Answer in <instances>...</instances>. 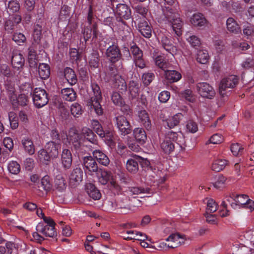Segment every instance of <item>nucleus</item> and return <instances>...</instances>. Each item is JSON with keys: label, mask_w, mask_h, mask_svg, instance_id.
Wrapping results in <instances>:
<instances>
[{"label": "nucleus", "mask_w": 254, "mask_h": 254, "mask_svg": "<svg viewBox=\"0 0 254 254\" xmlns=\"http://www.w3.org/2000/svg\"><path fill=\"white\" fill-rule=\"evenodd\" d=\"M91 87L94 96L87 101V106L90 108H93L98 115H101L103 114V110L100 103L102 99L100 88L96 83H92Z\"/></svg>", "instance_id": "4"}, {"label": "nucleus", "mask_w": 254, "mask_h": 254, "mask_svg": "<svg viewBox=\"0 0 254 254\" xmlns=\"http://www.w3.org/2000/svg\"><path fill=\"white\" fill-rule=\"evenodd\" d=\"M165 73V78L170 83L177 82L182 78L181 74L175 70H166Z\"/></svg>", "instance_id": "31"}, {"label": "nucleus", "mask_w": 254, "mask_h": 254, "mask_svg": "<svg viewBox=\"0 0 254 254\" xmlns=\"http://www.w3.org/2000/svg\"><path fill=\"white\" fill-rule=\"evenodd\" d=\"M117 23H115L114 26V28H112V30L115 32L117 31L121 36L123 38L125 37V40L127 38H131L130 37V28L127 25L126 22L124 20H117Z\"/></svg>", "instance_id": "12"}, {"label": "nucleus", "mask_w": 254, "mask_h": 254, "mask_svg": "<svg viewBox=\"0 0 254 254\" xmlns=\"http://www.w3.org/2000/svg\"><path fill=\"white\" fill-rule=\"evenodd\" d=\"M120 50L117 45L112 44V88L122 94L127 90V85L125 78L120 74L123 68Z\"/></svg>", "instance_id": "1"}, {"label": "nucleus", "mask_w": 254, "mask_h": 254, "mask_svg": "<svg viewBox=\"0 0 254 254\" xmlns=\"http://www.w3.org/2000/svg\"><path fill=\"white\" fill-rule=\"evenodd\" d=\"M85 190L88 195L94 200H98L101 197L99 190L92 183H87L85 185Z\"/></svg>", "instance_id": "28"}, {"label": "nucleus", "mask_w": 254, "mask_h": 254, "mask_svg": "<svg viewBox=\"0 0 254 254\" xmlns=\"http://www.w3.org/2000/svg\"><path fill=\"white\" fill-rule=\"evenodd\" d=\"M133 136L137 143L140 145L144 144L147 140L145 130L142 127H136L133 130Z\"/></svg>", "instance_id": "27"}, {"label": "nucleus", "mask_w": 254, "mask_h": 254, "mask_svg": "<svg viewBox=\"0 0 254 254\" xmlns=\"http://www.w3.org/2000/svg\"><path fill=\"white\" fill-rule=\"evenodd\" d=\"M8 8L11 12H15L19 10V3L16 0H11L8 3Z\"/></svg>", "instance_id": "62"}, {"label": "nucleus", "mask_w": 254, "mask_h": 254, "mask_svg": "<svg viewBox=\"0 0 254 254\" xmlns=\"http://www.w3.org/2000/svg\"><path fill=\"white\" fill-rule=\"evenodd\" d=\"M100 171L98 172V173H96L95 175L98 178L99 182L102 184L105 185H106L110 178V173L106 171L102 170L100 169Z\"/></svg>", "instance_id": "39"}, {"label": "nucleus", "mask_w": 254, "mask_h": 254, "mask_svg": "<svg viewBox=\"0 0 254 254\" xmlns=\"http://www.w3.org/2000/svg\"><path fill=\"white\" fill-rule=\"evenodd\" d=\"M139 122L147 130L151 129V122L147 112L145 110H141L138 113Z\"/></svg>", "instance_id": "22"}, {"label": "nucleus", "mask_w": 254, "mask_h": 254, "mask_svg": "<svg viewBox=\"0 0 254 254\" xmlns=\"http://www.w3.org/2000/svg\"><path fill=\"white\" fill-rule=\"evenodd\" d=\"M235 202L236 208H237L238 206H239V207L247 209L250 212L254 210V201L249 198L247 195L236 194Z\"/></svg>", "instance_id": "9"}, {"label": "nucleus", "mask_w": 254, "mask_h": 254, "mask_svg": "<svg viewBox=\"0 0 254 254\" xmlns=\"http://www.w3.org/2000/svg\"><path fill=\"white\" fill-rule=\"evenodd\" d=\"M223 138L222 136L219 133H215L212 135L209 140L206 142V144L209 143L219 144L222 142Z\"/></svg>", "instance_id": "55"}, {"label": "nucleus", "mask_w": 254, "mask_h": 254, "mask_svg": "<svg viewBox=\"0 0 254 254\" xmlns=\"http://www.w3.org/2000/svg\"><path fill=\"white\" fill-rule=\"evenodd\" d=\"M41 31L42 27L38 24L36 25L34 28L33 36L34 40L37 43H38L41 39Z\"/></svg>", "instance_id": "60"}, {"label": "nucleus", "mask_w": 254, "mask_h": 254, "mask_svg": "<svg viewBox=\"0 0 254 254\" xmlns=\"http://www.w3.org/2000/svg\"><path fill=\"white\" fill-rule=\"evenodd\" d=\"M150 189L149 188H144L141 186H129L127 187L126 192L128 196H132L135 198L136 196L141 194L150 193Z\"/></svg>", "instance_id": "14"}, {"label": "nucleus", "mask_w": 254, "mask_h": 254, "mask_svg": "<svg viewBox=\"0 0 254 254\" xmlns=\"http://www.w3.org/2000/svg\"><path fill=\"white\" fill-rule=\"evenodd\" d=\"M93 156L97 159L98 162L104 166H107L110 163V159L108 156L99 150H95L93 151Z\"/></svg>", "instance_id": "35"}, {"label": "nucleus", "mask_w": 254, "mask_h": 254, "mask_svg": "<svg viewBox=\"0 0 254 254\" xmlns=\"http://www.w3.org/2000/svg\"><path fill=\"white\" fill-rule=\"evenodd\" d=\"M82 133L84 138L93 145L92 148H96L98 146V140L96 135L92 130L89 128L84 127L82 129Z\"/></svg>", "instance_id": "25"}, {"label": "nucleus", "mask_w": 254, "mask_h": 254, "mask_svg": "<svg viewBox=\"0 0 254 254\" xmlns=\"http://www.w3.org/2000/svg\"><path fill=\"white\" fill-rule=\"evenodd\" d=\"M38 158L42 162H50L52 158L51 156L45 149H41L38 152Z\"/></svg>", "instance_id": "46"}, {"label": "nucleus", "mask_w": 254, "mask_h": 254, "mask_svg": "<svg viewBox=\"0 0 254 254\" xmlns=\"http://www.w3.org/2000/svg\"><path fill=\"white\" fill-rule=\"evenodd\" d=\"M136 158V155L134 154L126 163L127 169L132 173H136L138 170V164Z\"/></svg>", "instance_id": "36"}, {"label": "nucleus", "mask_w": 254, "mask_h": 254, "mask_svg": "<svg viewBox=\"0 0 254 254\" xmlns=\"http://www.w3.org/2000/svg\"><path fill=\"white\" fill-rule=\"evenodd\" d=\"M70 14V7L66 5H64L62 6L59 18L63 20L66 18Z\"/></svg>", "instance_id": "58"}, {"label": "nucleus", "mask_w": 254, "mask_h": 254, "mask_svg": "<svg viewBox=\"0 0 254 254\" xmlns=\"http://www.w3.org/2000/svg\"><path fill=\"white\" fill-rule=\"evenodd\" d=\"M120 92H114L112 94V102L116 105L122 107L125 105V101Z\"/></svg>", "instance_id": "53"}, {"label": "nucleus", "mask_w": 254, "mask_h": 254, "mask_svg": "<svg viewBox=\"0 0 254 254\" xmlns=\"http://www.w3.org/2000/svg\"><path fill=\"white\" fill-rule=\"evenodd\" d=\"M137 29L145 38H150L152 36V27L147 21L145 20L139 21L137 24Z\"/></svg>", "instance_id": "17"}, {"label": "nucleus", "mask_w": 254, "mask_h": 254, "mask_svg": "<svg viewBox=\"0 0 254 254\" xmlns=\"http://www.w3.org/2000/svg\"><path fill=\"white\" fill-rule=\"evenodd\" d=\"M25 60L22 55L18 52H14L11 58V64L13 67L17 70L22 68Z\"/></svg>", "instance_id": "24"}, {"label": "nucleus", "mask_w": 254, "mask_h": 254, "mask_svg": "<svg viewBox=\"0 0 254 254\" xmlns=\"http://www.w3.org/2000/svg\"><path fill=\"white\" fill-rule=\"evenodd\" d=\"M239 81V77L235 75H230L222 79L220 81L219 92L221 96L224 97L227 91H230L236 87Z\"/></svg>", "instance_id": "5"}, {"label": "nucleus", "mask_w": 254, "mask_h": 254, "mask_svg": "<svg viewBox=\"0 0 254 254\" xmlns=\"http://www.w3.org/2000/svg\"><path fill=\"white\" fill-rule=\"evenodd\" d=\"M244 150V148L239 143H234L231 146V150L234 156H238L242 154Z\"/></svg>", "instance_id": "56"}, {"label": "nucleus", "mask_w": 254, "mask_h": 254, "mask_svg": "<svg viewBox=\"0 0 254 254\" xmlns=\"http://www.w3.org/2000/svg\"><path fill=\"white\" fill-rule=\"evenodd\" d=\"M158 39L162 47L168 53L172 55L176 53L177 48L173 45L169 38L165 36H162L161 37H158Z\"/></svg>", "instance_id": "15"}, {"label": "nucleus", "mask_w": 254, "mask_h": 254, "mask_svg": "<svg viewBox=\"0 0 254 254\" xmlns=\"http://www.w3.org/2000/svg\"><path fill=\"white\" fill-rule=\"evenodd\" d=\"M21 143L25 151L29 155H33L35 151L33 141L28 137H24L21 140Z\"/></svg>", "instance_id": "34"}, {"label": "nucleus", "mask_w": 254, "mask_h": 254, "mask_svg": "<svg viewBox=\"0 0 254 254\" xmlns=\"http://www.w3.org/2000/svg\"><path fill=\"white\" fill-rule=\"evenodd\" d=\"M226 26L227 30L231 33L238 34L241 32V28L239 25L232 17H229L227 19Z\"/></svg>", "instance_id": "33"}, {"label": "nucleus", "mask_w": 254, "mask_h": 254, "mask_svg": "<svg viewBox=\"0 0 254 254\" xmlns=\"http://www.w3.org/2000/svg\"><path fill=\"white\" fill-rule=\"evenodd\" d=\"M190 21L193 26L199 28L204 26L207 23L206 19L200 13L193 14L190 18Z\"/></svg>", "instance_id": "23"}, {"label": "nucleus", "mask_w": 254, "mask_h": 254, "mask_svg": "<svg viewBox=\"0 0 254 254\" xmlns=\"http://www.w3.org/2000/svg\"><path fill=\"white\" fill-rule=\"evenodd\" d=\"M61 143L54 141L48 142L45 146V149L51 156L52 158H56L58 157L59 151L61 149Z\"/></svg>", "instance_id": "18"}, {"label": "nucleus", "mask_w": 254, "mask_h": 254, "mask_svg": "<svg viewBox=\"0 0 254 254\" xmlns=\"http://www.w3.org/2000/svg\"><path fill=\"white\" fill-rule=\"evenodd\" d=\"M184 115L178 113L175 115L170 117L165 120L164 127L166 128L171 129L179 125L180 121L183 119Z\"/></svg>", "instance_id": "20"}, {"label": "nucleus", "mask_w": 254, "mask_h": 254, "mask_svg": "<svg viewBox=\"0 0 254 254\" xmlns=\"http://www.w3.org/2000/svg\"><path fill=\"white\" fill-rule=\"evenodd\" d=\"M217 209V205L215 201L212 199H210L208 200L207 202V208L206 213H212L215 212Z\"/></svg>", "instance_id": "54"}, {"label": "nucleus", "mask_w": 254, "mask_h": 254, "mask_svg": "<svg viewBox=\"0 0 254 254\" xmlns=\"http://www.w3.org/2000/svg\"><path fill=\"white\" fill-rule=\"evenodd\" d=\"M112 2V11L117 20L128 19L131 17V12L129 6L125 3H118L114 7V3Z\"/></svg>", "instance_id": "7"}, {"label": "nucleus", "mask_w": 254, "mask_h": 254, "mask_svg": "<svg viewBox=\"0 0 254 254\" xmlns=\"http://www.w3.org/2000/svg\"><path fill=\"white\" fill-rule=\"evenodd\" d=\"M39 75L41 78L47 79L50 75V68L48 64L41 63L38 67Z\"/></svg>", "instance_id": "37"}, {"label": "nucleus", "mask_w": 254, "mask_h": 254, "mask_svg": "<svg viewBox=\"0 0 254 254\" xmlns=\"http://www.w3.org/2000/svg\"><path fill=\"white\" fill-rule=\"evenodd\" d=\"M83 38L85 42L91 37L92 35H93L92 40L96 39L98 35L97 24L96 23H94L92 28L88 26L85 27L83 31Z\"/></svg>", "instance_id": "26"}, {"label": "nucleus", "mask_w": 254, "mask_h": 254, "mask_svg": "<svg viewBox=\"0 0 254 254\" xmlns=\"http://www.w3.org/2000/svg\"><path fill=\"white\" fill-rule=\"evenodd\" d=\"M69 140V142L72 144L73 147L76 150L77 153L79 154L83 152V146L82 145L80 136L78 133H76L75 131L70 132Z\"/></svg>", "instance_id": "13"}, {"label": "nucleus", "mask_w": 254, "mask_h": 254, "mask_svg": "<svg viewBox=\"0 0 254 254\" xmlns=\"http://www.w3.org/2000/svg\"><path fill=\"white\" fill-rule=\"evenodd\" d=\"M62 97L64 100L72 102L76 98V93L72 88H65L61 90Z\"/></svg>", "instance_id": "30"}, {"label": "nucleus", "mask_w": 254, "mask_h": 254, "mask_svg": "<svg viewBox=\"0 0 254 254\" xmlns=\"http://www.w3.org/2000/svg\"><path fill=\"white\" fill-rule=\"evenodd\" d=\"M70 111L75 117H78L83 112L81 105L77 103H75L71 106Z\"/></svg>", "instance_id": "50"}, {"label": "nucleus", "mask_w": 254, "mask_h": 254, "mask_svg": "<svg viewBox=\"0 0 254 254\" xmlns=\"http://www.w3.org/2000/svg\"><path fill=\"white\" fill-rule=\"evenodd\" d=\"M209 58V57L207 50H201L198 51L196 60L198 63L201 64H205L208 62Z\"/></svg>", "instance_id": "44"}, {"label": "nucleus", "mask_w": 254, "mask_h": 254, "mask_svg": "<svg viewBox=\"0 0 254 254\" xmlns=\"http://www.w3.org/2000/svg\"><path fill=\"white\" fill-rule=\"evenodd\" d=\"M166 241L172 243V244H168V247L171 249L177 248L183 243L182 238L178 234L171 235L166 239Z\"/></svg>", "instance_id": "29"}, {"label": "nucleus", "mask_w": 254, "mask_h": 254, "mask_svg": "<svg viewBox=\"0 0 254 254\" xmlns=\"http://www.w3.org/2000/svg\"><path fill=\"white\" fill-rule=\"evenodd\" d=\"M116 125L121 135L125 136L131 133V126L126 118L120 116L116 118Z\"/></svg>", "instance_id": "10"}, {"label": "nucleus", "mask_w": 254, "mask_h": 254, "mask_svg": "<svg viewBox=\"0 0 254 254\" xmlns=\"http://www.w3.org/2000/svg\"><path fill=\"white\" fill-rule=\"evenodd\" d=\"M176 144L181 149H185L187 146L181 132L169 131L166 133L164 139L160 146L165 153L170 154L174 151Z\"/></svg>", "instance_id": "2"}, {"label": "nucleus", "mask_w": 254, "mask_h": 254, "mask_svg": "<svg viewBox=\"0 0 254 254\" xmlns=\"http://www.w3.org/2000/svg\"><path fill=\"white\" fill-rule=\"evenodd\" d=\"M243 31V34L246 36H252L254 35V26L247 23V25H244Z\"/></svg>", "instance_id": "61"}, {"label": "nucleus", "mask_w": 254, "mask_h": 254, "mask_svg": "<svg viewBox=\"0 0 254 254\" xmlns=\"http://www.w3.org/2000/svg\"><path fill=\"white\" fill-rule=\"evenodd\" d=\"M8 170L11 174L16 175L20 171V166L16 161H11L8 165Z\"/></svg>", "instance_id": "51"}, {"label": "nucleus", "mask_w": 254, "mask_h": 254, "mask_svg": "<svg viewBox=\"0 0 254 254\" xmlns=\"http://www.w3.org/2000/svg\"><path fill=\"white\" fill-rule=\"evenodd\" d=\"M83 165L85 172L89 175H93L100 171L96 161L91 156L83 157Z\"/></svg>", "instance_id": "11"}, {"label": "nucleus", "mask_w": 254, "mask_h": 254, "mask_svg": "<svg viewBox=\"0 0 254 254\" xmlns=\"http://www.w3.org/2000/svg\"><path fill=\"white\" fill-rule=\"evenodd\" d=\"M12 40L18 45H20L21 43L25 41L26 37L21 33H15L13 35Z\"/></svg>", "instance_id": "63"}, {"label": "nucleus", "mask_w": 254, "mask_h": 254, "mask_svg": "<svg viewBox=\"0 0 254 254\" xmlns=\"http://www.w3.org/2000/svg\"><path fill=\"white\" fill-rule=\"evenodd\" d=\"M173 3L169 4L167 6H162L161 17L163 20L170 24L175 34L179 36L182 35L183 23L176 9L171 6Z\"/></svg>", "instance_id": "3"}, {"label": "nucleus", "mask_w": 254, "mask_h": 254, "mask_svg": "<svg viewBox=\"0 0 254 254\" xmlns=\"http://www.w3.org/2000/svg\"><path fill=\"white\" fill-rule=\"evenodd\" d=\"M89 64L91 69H96L99 66V58L98 52L93 51L89 56Z\"/></svg>", "instance_id": "38"}, {"label": "nucleus", "mask_w": 254, "mask_h": 254, "mask_svg": "<svg viewBox=\"0 0 254 254\" xmlns=\"http://www.w3.org/2000/svg\"><path fill=\"white\" fill-rule=\"evenodd\" d=\"M8 119L11 128L13 129L17 128L18 127V122L16 114L13 112H10L8 113Z\"/></svg>", "instance_id": "48"}, {"label": "nucleus", "mask_w": 254, "mask_h": 254, "mask_svg": "<svg viewBox=\"0 0 254 254\" xmlns=\"http://www.w3.org/2000/svg\"><path fill=\"white\" fill-rule=\"evenodd\" d=\"M196 89L198 93L203 98L211 99L215 96V92L213 87L206 82L197 83Z\"/></svg>", "instance_id": "8"}, {"label": "nucleus", "mask_w": 254, "mask_h": 254, "mask_svg": "<svg viewBox=\"0 0 254 254\" xmlns=\"http://www.w3.org/2000/svg\"><path fill=\"white\" fill-rule=\"evenodd\" d=\"M64 75L67 82L71 85H75L77 82V78L74 71L69 67L64 69Z\"/></svg>", "instance_id": "32"}, {"label": "nucleus", "mask_w": 254, "mask_h": 254, "mask_svg": "<svg viewBox=\"0 0 254 254\" xmlns=\"http://www.w3.org/2000/svg\"><path fill=\"white\" fill-rule=\"evenodd\" d=\"M1 75L7 77L12 75L10 68L7 64H2L0 65V75Z\"/></svg>", "instance_id": "57"}, {"label": "nucleus", "mask_w": 254, "mask_h": 254, "mask_svg": "<svg viewBox=\"0 0 254 254\" xmlns=\"http://www.w3.org/2000/svg\"><path fill=\"white\" fill-rule=\"evenodd\" d=\"M186 129L188 132L194 133L198 130V125L193 120H189L186 124Z\"/></svg>", "instance_id": "52"}, {"label": "nucleus", "mask_w": 254, "mask_h": 254, "mask_svg": "<svg viewBox=\"0 0 254 254\" xmlns=\"http://www.w3.org/2000/svg\"><path fill=\"white\" fill-rule=\"evenodd\" d=\"M226 181V178L224 176L219 175L218 177L217 181L213 184V186L215 188L220 189L223 187Z\"/></svg>", "instance_id": "64"}, {"label": "nucleus", "mask_w": 254, "mask_h": 254, "mask_svg": "<svg viewBox=\"0 0 254 254\" xmlns=\"http://www.w3.org/2000/svg\"><path fill=\"white\" fill-rule=\"evenodd\" d=\"M129 92L132 99L136 98L139 95V84L137 82L132 80L129 82Z\"/></svg>", "instance_id": "40"}, {"label": "nucleus", "mask_w": 254, "mask_h": 254, "mask_svg": "<svg viewBox=\"0 0 254 254\" xmlns=\"http://www.w3.org/2000/svg\"><path fill=\"white\" fill-rule=\"evenodd\" d=\"M227 164V161L225 159H217L212 163L211 169L215 172H220L222 170Z\"/></svg>", "instance_id": "43"}, {"label": "nucleus", "mask_w": 254, "mask_h": 254, "mask_svg": "<svg viewBox=\"0 0 254 254\" xmlns=\"http://www.w3.org/2000/svg\"><path fill=\"white\" fill-rule=\"evenodd\" d=\"M188 42L193 47L196 48L201 44L200 39L195 35H191L187 38Z\"/></svg>", "instance_id": "59"}, {"label": "nucleus", "mask_w": 254, "mask_h": 254, "mask_svg": "<svg viewBox=\"0 0 254 254\" xmlns=\"http://www.w3.org/2000/svg\"><path fill=\"white\" fill-rule=\"evenodd\" d=\"M55 186L59 191L64 190L66 187V184L64 178L61 175H57L55 179Z\"/></svg>", "instance_id": "42"}, {"label": "nucleus", "mask_w": 254, "mask_h": 254, "mask_svg": "<svg viewBox=\"0 0 254 254\" xmlns=\"http://www.w3.org/2000/svg\"><path fill=\"white\" fill-rule=\"evenodd\" d=\"M40 185L42 188L46 192L51 190L52 189V184L51 183L50 177L48 176H45L41 179Z\"/></svg>", "instance_id": "45"}, {"label": "nucleus", "mask_w": 254, "mask_h": 254, "mask_svg": "<svg viewBox=\"0 0 254 254\" xmlns=\"http://www.w3.org/2000/svg\"><path fill=\"white\" fill-rule=\"evenodd\" d=\"M155 78L153 72H147L144 73L141 77L142 82L145 86L149 85Z\"/></svg>", "instance_id": "47"}, {"label": "nucleus", "mask_w": 254, "mask_h": 254, "mask_svg": "<svg viewBox=\"0 0 254 254\" xmlns=\"http://www.w3.org/2000/svg\"><path fill=\"white\" fill-rule=\"evenodd\" d=\"M62 164L65 170L69 169L72 164V158L70 151L67 149H64L62 153Z\"/></svg>", "instance_id": "21"}, {"label": "nucleus", "mask_w": 254, "mask_h": 254, "mask_svg": "<svg viewBox=\"0 0 254 254\" xmlns=\"http://www.w3.org/2000/svg\"><path fill=\"white\" fill-rule=\"evenodd\" d=\"M154 62L156 66L165 71L169 66V63L162 56H157L154 59Z\"/></svg>", "instance_id": "41"}, {"label": "nucleus", "mask_w": 254, "mask_h": 254, "mask_svg": "<svg viewBox=\"0 0 254 254\" xmlns=\"http://www.w3.org/2000/svg\"><path fill=\"white\" fill-rule=\"evenodd\" d=\"M130 51L133 56V59L143 57L142 51L136 46V44L134 43H133L132 45L130 46Z\"/></svg>", "instance_id": "49"}, {"label": "nucleus", "mask_w": 254, "mask_h": 254, "mask_svg": "<svg viewBox=\"0 0 254 254\" xmlns=\"http://www.w3.org/2000/svg\"><path fill=\"white\" fill-rule=\"evenodd\" d=\"M32 99L34 105L38 108H40L49 102L48 95L45 90L41 88H36L32 93Z\"/></svg>", "instance_id": "6"}, {"label": "nucleus", "mask_w": 254, "mask_h": 254, "mask_svg": "<svg viewBox=\"0 0 254 254\" xmlns=\"http://www.w3.org/2000/svg\"><path fill=\"white\" fill-rule=\"evenodd\" d=\"M37 232L42 233L46 237H54L56 235L55 226L39 223L36 227Z\"/></svg>", "instance_id": "16"}, {"label": "nucleus", "mask_w": 254, "mask_h": 254, "mask_svg": "<svg viewBox=\"0 0 254 254\" xmlns=\"http://www.w3.org/2000/svg\"><path fill=\"white\" fill-rule=\"evenodd\" d=\"M83 171L80 168L73 169L69 175L70 184L73 186H76L79 184L82 181Z\"/></svg>", "instance_id": "19"}]
</instances>
